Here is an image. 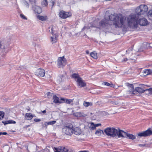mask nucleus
<instances>
[{
    "label": "nucleus",
    "mask_w": 152,
    "mask_h": 152,
    "mask_svg": "<svg viewBox=\"0 0 152 152\" xmlns=\"http://www.w3.org/2000/svg\"><path fill=\"white\" fill-rule=\"evenodd\" d=\"M113 20V25L116 28H124L127 25L126 17L123 16L120 14H114L109 16V19L104 18L99 22L101 26H104L107 24H109L110 21Z\"/></svg>",
    "instance_id": "1"
},
{
    "label": "nucleus",
    "mask_w": 152,
    "mask_h": 152,
    "mask_svg": "<svg viewBox=\"0 0 152 152\" xmlns=\"http://www.w3.org/2000/svg\"><path fill=\"white\" fill-rule=\"evenodd\" d=\"M128 25L132 28H137L138 27L137 18L136 15L131 14L127 17Z\"/></svg>",
    "instance_id": "2"
},
{
    "label": "nucleus",
    "mask_w": 152,
    "mask_h": 152,
    "mask_svg": "<svg viewBox=\"0 0 152 152\" xmlns=\"http://www.w3.org/2000/svg\"><path fill=\"white\" fill-rule=\"evenodd\" d=\"M104 132L108 136L113 137L118 136V137L119 130L118 131L114 128H107L104 130Z\"/></svg>",
    "instance_id": "3"
},
{
    "label": "nucleus",
    "mask_w": 152,
    "mask_h": 152,
    "mask_svg": "<svg viewBox=\"0 0 152 152\" xmlns=\"http://www.w3.org/2000/svg\"><path fill=\"white\" fill-rule=\"evenodd\" d=\"M148 10L147 6L145 4H142L137 7L135 12L137 15H142L146 13Z\"/></svg>",
    "instance_id": "4"
},
{
    "label": "nucleus",
    "mask_w": 152,
    "mask_h": 152,
    "mask_svg": "<svg viewBox=\"0 0 152 152\" xmlns=\"http://www.w3.org/2000/svg\"><path fill=\"white\" fill-rule=\"evenodd\" d=\"M128 137L129 139H131L132 140H133L136 138L134 135L127 133L121 130H119L118 137Z\"/></svg>",
    "instance_id": "5"
},
{
    "label": "nucleus",
    "mask_w": 152,
    "mask_h": 152,
    "mask_svg": "<svg viewBox=\"0 0 152 152\" xmlns=\"http://www.w3.org/2000/svg\"><path fill=\"white\" fill-rule=\"evenodd\" d=\"M72 126H65L62 129V132L66 135L71 136L72 134Z\"/></svg>",
    "instance_id": "6"
},
{
    "label": "nucleus",
    "mask_w": 152,
    "mask_h": 152,
    "mask_svg": "<svg viewBox=\"0 0 152 152\" xmlns=\"http://www.w3.org/2000/svg\"><path fill=\"white\" fill-rule=\"evenodd\" d=\"M140 86L138 87L135 88V92H137L139 93H142L146 90V87H148L147 85L140 84Z\"/></svg>",
    "instance_id": "7"
},
{
    "label": "nucleus",
    "mask_w": 152,
    "mask_h": 152,
    "mask_svg": "<svg viewBox=\"0 0 152 152\" xmlns=\"http://www.w3.org/2000/svg\"><path fill=\"white\" fill-rule=\"evenodd\" d=\"M138 136L140 137H147L152 135V131L149 129L147 130L138 134Z\"/></svg>",
    "instance_id": "8"
},
{
    "label": "nucleus",
    "mask_w": 152,
    "mask_h": 152,
    "mask_svg": "<svg viewBox=\"0 0 152 152\" xmlns=\"http://www.w3.org/2000/svg\"><path fill=\"white\" fill-rule=\"evenodd\" d=\"M66 64V60L64 56L59 58L57 61V64L59 67L64 66Z\"/></svg>",
    "instance_id": "9"
},
{
    "label": "nucleus",
    "mask_w": 152,
    "mask_h": 152,
    "mask_svg": "<svg viewBox=\"0 0 152 152\" xmlns=\"http://www.w3.org/2000/svg\"><path fill=\"white\" fill-rule=\"evenodd\" d=\"M55 152H71L67 147H60L54 148Z\"/></svg>",
    "instance_id": "10"
},
{
    "label": "nucleus",
    "mask_w": 152,
    "mask_h": 152,
    "mask_svg": "<svg viewBox=\"0 0 152 152\" xmlns=\"http://www.w3.org/2000/svg\"><path fill=\"white\" fill-rule=\"evenodd\" d=\"M126 86L128 87L129 89L128 91V94H135V89H134L133 85L129 84V83H126Z\"/></svg>",
    "instance_id": "11"
},
{
    "label": "nucleus",
    "mask_w": 152,
    "mask_h": 152,
    "mask_svg": "<svg viewBox=\"0 0 152 152\" xmlns=\"http://www.w3.org/2000/svg\"><path fill=\"white\" fill-rule=\"evenodd\" d=\"M71 15V14L69 13L64 11H61L59 14V17L63 19H65L69 17Z\"/></svg>",
    "instance_id": "12"
},
{
    "label": "nucleus",
    "mask_w": 152,
    "mask_h": 152,
    "mask_svg": "<svg viewBox=\"0 0 152 152\" xmlns=\"http://www.w3.org/2000/svg\"><path fill=\"white\" fill-rule=\"evenodd\" d=\"M138 24L141 26H145L147 25L148 21L145 18H143L137 20Z\"/></svg>",
    "instance_id": "13"
},
{
    "label": "nucleus",
    "mask_w": 152,
    "mask_h": 152,
    "mask_svg": "<svg viewBox=\"0 0 152 152\" xmlns=\"http://www.w3.org/2000/svg\"><path fill=\"white\" fill-rule=\"evenodd\" d=\"M76 81L77 86L80 87H83L86 86V83L81 77L78 78L77 80H76Z\"/></svg>",
    "instance_id": "14"
},
{
    "label": "nucleus",
    "mask_w": 152,
    "mask_h": 152,
    "mask_svg": "<svg viewBox=\"0 0 152 152\" xmlns=\"http://www.w3.org/2000/svg\"><path fill=\"white\" fill-rule=\"evenodd\" d=\"M35 75L38 76L43 77L45 75V70L41 69H37L35 72Z\"/></svg>",
    "instance_id": "15"
},
{
    "label": "nucleus",
    "mask_w": 152,
    "mask_h": 152,
    "mask_svg": "<svg viewBox=\"0 0 152 152\" xmlns=\"http://www.w3.org/2000/svg\"><path fill=\"white\" fill-rule=\"evenodd\" d=\"M81 131L80 129L77 127H72V134L78 135L81 134Z\"/></svg>",
    "instance_id": "16"
},
{
    "label": "nucleus",
    "mask_w": 152,
    "mask_h": 152,
    "mask_svg": "<svg viewBox=\"0 0 152 152\" xmlns=\"http://www.w3.org/2000/svg\"><path fill=\"white\" fill-rule=\"evenodd\" d=\"M48 30L52 35L56 34L55 33L57 31V28L56 26H52L49 27Z\"/></svg>",
    "instance_id": "17"
},
{
    "label": "nucleus",
    "mask_w": 152,
    "mask_h": 152,
    "mask_svg": "<svg viewBox=\"0 0 152 152\" xmlns=\"http://www.w3.org/2000/svg\"><path fill=\"white\" fill-rule=\"evenodd\" d=\"M33 9L35 12L38 14H40L42 12L41 8L38 6H34L33 7Z\"/></svg>",
    "instance_id": "18"
},
{
    "label": "nucleus",
    "mask_w": 152,
    "mask_h": 152,
    "mask_svg": "<svg viewBox=\"0 0 152 152\" xmlns=\"http://www.w3.org/2000/svg\"><path fill=\"white\" fill-rule=\"evenodd\" d=\"M74 115L77 117H85L87 116V114L83 113L77 112L74 113Z\"/></svg>",
    "instance_id": "19"
},
{
    "label": "nucleus",
    "mask_w": 152,
    "mask_h": 152,
    "mask_svg": "<svg viewBox=\"0 0 152 152\" xmlns=\"http://www.w3.org/2000/svg\"><path fill=\"white\" fill-rule=\"evenodd\" d=\"M52 35V36L50 37V41L52 44H53L57 42L58 36L56 34Z\"/></svg>",
    "instance_id": "20"
},
{
    "label": "nucleus",
    "mask_w": 152,
    "mask_h": 152,
    "mask_svg": "<svg viewBox=\"0 0 152 152\" xmlns=\"http://www.w3.org/2000/svg\"><path fill=\"white\" fill-rule=\"evenodd\" d=\"M33 117V115L31 113H27L26 114L25 118L27 120H31Z\"/></svg>",
    "instance_id": "21"
},
{
    "label": "nucleus",
    "mask_w": 152,
    "mask_h": 152,
    "mask_svg": "<svg viewBox=\"0 0 152 152\" xmlns=\"http://www.w3.org/2000/svg\"><path fill=\"white\" fill-rule=\"evenodd\" d=\"M53 102L55 103H61L60 101L59 98L55 95L53 96Z\"/></svg>",
    "instance_id": "22"
},
{
    "label": "nucleus",
    "mask_w": 152,
    "mask_h": 152,
    "mask_svg": "<svg viewBox=\"0 0 152 152\" xmlns=\"http://www.w3.org/2000/svg\"><path fill=\"white\" fill-rule=\"evenodd\" d=\"M37 18L42 21H45L48 19V17L46 16H42L38 15L37 16Z\"/></svg>",
    "instance_id": "23"
},
{
    "label": "nucleus",
    "mask_w": 152,
    "mask_h": 152,
    "mask_svg": "<svg viewBox=\"0 0 152 152\" xmlns=\"http://www.w3.org/2000/svg\"><path fill=\"white\" fill-rule=\"evenodd\" d=\"M2 123L5 125L8 124H15L16 122L13 120H9L4 121H2Z\"/></svg>",
    "instance_id": "24"
},
{
    "label": "nucleus",
    "mask_w": 152,
    "mask_h": 152,
    "mask_svg": "<svg viewBox=\"0 0 152 152\" xmlns=\"http://www.w3.org/2000/svg\"><path fill=\"white\" fill-rule=\"evenodd\" d=\"M152 71L150 69H146L143 71V75L146 76L151 73Z\"/></svg>",
    "instance_id": "25"
},
{
    "label": "nucleus",
    "mask_w": 152,
    "mask_h": 152,
    "mask_svg": "<svg viewBox=\"0 0 152 152\" xmlns=\"http://www.w3.org/2000/svg\"><path fill=\"white\" fill-rule=\"evenodd\" d=\"M61 100L64 101L67 104H70L71 102H72L73 101V100L67 99L64 98H61Z\"/></svg>",
    "instance_id": "26"
},
{
    "label": "nucleus",
    "mask_w": 152,
    "mask_h": 152,
    "mask_svg": "<svg viewBox=\"0 0 152 152\" xmlns=\"http://www.w3.org/2000/svg\"><path fill=\"white\" fill-rule=\"evenodd\" d=\"M56 122V121H50L48 122H46L45 123L44 125L45 126H47L49 125H53L55 124Z\"/></svg>",
    "instance_id": "27"
},
{
    "label": "nucleus",
    "mask_w": 152,
    "mask_h": 152,
    "mask_svg": "<svg viewBox=\"0 0 152 152\" xmlns=\"http://www.w3.org/2000/svg\"><path fill=\"white\" fill-rule=\"evenodd\" d=\"M103 131L100 129L97 130L95 133V134L97 136H100L102 134H103Z\"/></svg>",
    "instance_id": "28"
},
{
    "label": "nucleus",
    "mask_w": 152,
    "mask_h": 152,
    "mask_svg": "<svg viewBox=\"0 0 152 152\" xmlns=\"http://www.w3.org/2000/svg\"><path fill=\"white\" fill-rule=\"evenodd\" d=\"M91 56L95 59H97L98 58L97 53L95 51H94L91 53Z\"/></svg>",
    "instance_id": "29"
},
{
    "label": "nucleus",
    "mask_w": 152,
    "mask_h": 152,
    "mask_svg": "<svg viewBox=\"0 0 152 152\" xmlns=\"http://www.w3.org/2000/svg\"><path fill=\"white\" fill-rule=\"evenodd\" d=\"M72 77L73 79L77 80L78 78L81 77L78 74L76 73L73 74L72 75Z\"/></svg>",
    "instance_id": "30"
},
{
    "label": "nucleus",
    "mask_w": 152,
    "mask_h": 152,
    "mask_svg": "<svg viewBox=\"0 0 152 152\" xmlns=\"http://www.w3.org/2000/svg\"><path fill=\"white\" fill-rule=\"evenodd\" d=\"M148 18L152 20V10H150L148 14Z\"/></svg>",
    "instance_id": "31"
},
{
    "label": "nucleus",
    "mask_w": 152,
    "mask_h": 152,
    "mask_svg": "<svg viewBox=\"0 0 152 152\" xmlns=\"http://www.w3.org/2000/svg\"><path fill=\"white\" fill-rule=\"evenodd\" d=\"M110 102L113 104L117 105L119 104L120 102L119 100H117L116 101H110Z\"/></svg>",
    "instance_id": "32"
},
{
    "label": "nucleus",
    "mask_w": 152,
    "mask_h": 152,
    "mask_svg": "<svg viewBox=\"0 0 152 152\" xmlns=\"http://www.w3.org/2000/svg\"><path fill=\"white\" fill-rule=\"evenodd\" d=\"M83 105L84 106L88 107L89 106L92 105V103L86 102H84L83 103Z\"/></svg>",
    "instance_id": "33"
},
{
    "label": "nucleus",
    "mask_w": 152,
    "mask_h": 152,
    "mask_svg": "<svg viewBox=\"0 0 152 152\" xmlns=\"http://www.w3.org/2000/svg\"><path fill=\"white\" fill-rule=\"evenodd\" d=\"M42 6L43 7H46L48 5V1L47 0H45L42 2L41 3Z\"/></svg>",
    "instance_id": "34"
},
{
    "label": "nucleus",
    "mask_w": 152,
    "mask_h": 152,
    "mask_svg": "<svg viewBox=\"0 0 152 152\" xmlns=\"http://www.w3.org/2000/svg\"><path fill=\"white\" fill-rule=\"evenodd\" d=\"M4 115V113L2 111H0V120L2 119Z\"/></svg>",
    "instance_id": "35"
},
{
    "label": "nucleus",
    "mask_w": 152,
    "mask_h": 152,
    "mask_svg": "<svg viewBox=\"0 0 152 152\" xmlns=\"http://www.w3.org/2000/svg\"><path fill=\"white\" fill-rule=\"evenodd\" d=\"M91 126H90V128L91 129L94 130L96 129V127L93 123H91Z\"/></svg>",
    "instance_id": "36"
},
{
    "label": "nucleus",
    "mask_w": 152,
    "mask_h": 152,
    "mask_svg": "<svg viewBox=\"0 0 152 152\" xmlns=\"http://www.w3.org/2000/svg\"><path fill=\"white\" fill-rule=\"evenodd\" d=\"M53 94L49 92L47 93V95L48 98H50L52 96Z\"/></svg>",
    "instance_id": "37"
},
{
    "label": "nucleus",
    "mask_w": 152,
    "mask_h": 152,
    "mask_svg": "<svg viewBox=\"0 0 152 152\" xmlns=\"http://www.w3.org/2000/svg\"><path fill=\"white\" fill-rule=\"evenodd\" d=\"M148 92V94H152V88L148 89L146 88V90Z\"/></svg>",
    "instance_id": "38"
},
{
    "label": "nucleus",
    "mask_w": 152,
    "mask_h": 152,
    "mask_svg": "<svg viewBox=\"0 0 152 152\" xmlns=\"http://www.w3.org/2000/svg\"><path fill=\"white\" fill-rule=\"evenodd\" d=\"M20 17L22 19L24 20H27V18L23 14H21L20 15Z\"/></svg>",
    "instance_id": "39"
},
{
    "label": "nucleus",
    "mask_w": 152,
    "mask_h": 152,
    "mask_svg": "<svg viewBox=\"0 0 152 152\" xmlns=\"http://www.w3.org/2000/svg\"><path fill=\"white\" fill-rule=\"evenodd\" d=\"M24 4L28 8L29 6V4L26 1H25L24 2Z\"/></svg>",
    "instance_id": "40"
},
{
    "label": "nucleus",
    "mask_w": 152,
    "mask_h": 152,
    "mask_svg": "<svg viewBox=\"0 0 152 152\" xmlns=\"http://www.w3.org/2000/svg\"><path fill=\"white\" fill-rule=\"evenodd\" d=\"M4 48L3 45H2L1 42H0V51L2 49H4Z\"/></svg>",
    "instance_id": "41"
},
{
    "label": "nucleus",
    "mask_w": 152,
    "mask_h": 152,
    "mask_svg": "<svg viewBox=\"0 0 152 152\" xmlns=\"http://www.w3.org/2000/svg\"><path fill=\"white\" fill-rule=\"evenodd\" d=\"M41 121V119H39L35 118L34 119V121L36 122H39Z\"/></svg>",
    "instance_id": "42"
},
{
    "label": "nucleus",
    "mask_w": 152,
    "mask_h": 152,
    "mask_svg": "<svg viewBox=\"0 0 152 152\" xmlns=\"http://www.w3.org/2000/svg\"><path fill=\"white\" fill-rule=\"evenodd\" d=\"M110 87H113L114 88H116V87L115 86V85H114L113 84H110Z\"/></svg>",
    "instance_id": "43"
},
{
    "label": "nucleus",
    "mask_w": 152,
    "mask_h": 152,
    "mask_svg": "<svg viewBox=\"0 0 152 152\" xmlns=\"http://www.w3.org/2000/svg\"><path fill=\"white\" fill-rule=\"evenodd\" d=\"M104 85L107 86H110V84L107 82H105L104 83Z\"/></svg>",
    "instance_id": "44"
},
{
    "label": "nucleus",
    "mask_w": 152,
    "mask_h": 152,
    "mask_svg": "<svg viewBox=\"0 0 152 152\" xmlns=\"http://www.w3.org/2000/svg\"><path fill=\"white\" fill-rule=\"evenodd\" d=\"M139 145L140 147H144L145 146V144H140Z\"/></svg>",
    "instance_id": "45"
},
{
    "label": "nucleus",
    "mask_w": 152,
    "mask_h": 152,
    "mask_svg": "<svg viewBox=\"0 0 152 152\" xmlns=\"http://www.w3.org/2000/svg\"><path fill=\"white\" fill-rule=\"evenodd\" d=\"M94 125H95L96 127H98V126H101V124H94Z\"/></svg>",
    "instance_id": "46"
},
{
    "label": "nucleus",
    "mask_w": 152,
    "mask_h": 152,
    "mask_svg": "<svg viewBox=\"0 0 152 152\" xmlns=\"http://www.w3.org/2000/svg\"><path fill=\"white\" fill-rule=\"evenodd\" d=\"M7 134V132H2V134H3V135H6Z\"/></svg>",
    "instance_id": "47"
},
{
    "label": "nucleus",
    "mask_w": 152,
    "mask_h": 152,
    "mask_svg": "<svg viewBox=\"0 0 152 152\" xmlns=\"http://www.w3.org/2000/svg\"><path fill=\"white\" fill-rule=\"evenodd\" d=\"M128 59L127 58H125L124 59V60L123 61H126Z\"/></svg>",
    "instance_id": "48"
},
{
    "label": "nucleus",
    "mask_w": 152,
    "mask_h": 152,
    "mask_svg": "<svg viewBox=\"0 0 152 152\" xmlns=\"http://www.w3.org/2000/svg\"><path fill=\"white\" fill-rule=\"evenodd\" d=\"M42 113H46V111L45 110H44L42 112Z\"/></svg>",
    "instance_id": "49"
},
{
    "label": "nucleus",
    "mask_w": 152,
    "mask_h": 152,
    "mask_svg": "<svg viewBox=\"0 0 152 152\" xmlns=\"http://www.w3.org/2000/svg\"><path fill=\"white\" fill-rule=\"evenodd\" d=\"M86 53L87 54H88L89 53V52L88 50H86Z\"/></svg>",
    "instance_id": "50"
},
{
    "label": "nucleus",
    "mask_w": 152,
    "mask_h": 152,
    "mask_svg": "<svg viewBox=\"0 0 152 152\" xmlns=\"http://www.w3.org/2000/svg\"><path fill=\"white\" fill-rule=\"evenodd\" d=\"M30 1H33V2H35L36 1V0H29Z\"/></svg>",
    "instance_id": "51"
},
{
    "label": "nucleus",
    "mask_w": 152,
    "mask_h": 152,
    "mask_svg": "<svg viewBox=\"0 0 152 152\" xmlns=\"http://www.w3.org/2000/svg\"><path fill=\"white\" fill-rule=\"evenodd\" d=\"M2 134V132H0V135H1Z\"/></svg>",
    "instance_id": "52"
},
{
    "label": "nucleus",
    "mask_w": 152,
    "mask_h": 152,
    "mask_svg": "<svg viewBox=\"0 0 152 152\" xmlns=\"http://www.w3.org/2000/svg\"><path fill=\"white\" fill-rule=\"evenodd\" d=\"M54 2L53 1L52 2L53 5H54Z\"/></svg>",
    "instance_id": "53"
},
{
    "label": "nucleus",
    "mask_w": 152,
    "mask_h": 152,
    "mask_svg": "<svg viewBox=\"0 0 152 152\" xmlns=\"http://www.w3.org/2000/svg\"><path fill=\"white\" fill-rule=\"evenodd\" d=\"M129 59H130L131 60H133L134 59L130 58H129Z\"/></svg>",
    "instance_id": "54"
},
{
    "label": "nucleus",
    "mask_w": 152,
    "mask_h": 152,
    "mask_svg": "<svg viewBox=\"0 0 152 152\" xmlns=\"http://www.w3.org/2000/svg\"><path fill=\"white\" fill-rule=\"evenodd\" d=\"M79 152H84V151H80Z\"/></svg>",
    "instance_id": "55"
},
{
    "label": "nucleus",
    "mask_w": 152,
    "mask_h": 152,
    "mask_svg": "<svg viewBox=\"0 0 152 152\" xmlns=\"http://www.w3.org/2000/svg\"><path fill=\"white\" fill-rule=\"evenodd\" d=\"M84 152H88V151H84Z\"/></svg>",
    "instance_id": "56"
},
{
    "label": "nucleus",
    "mask_w": 152,
    "mask_h": 152,
    "mask_svg": "<svg viewBox=\"0 0 152 152\" xmlns=\"http://www.w3.org/2000/svg\"><path fill=\"white\" fill-rule=\"evenodd\" d=\"M61 77H63V76H61V77H60V78L61 79Z\"/></svg>",
    "instance_id": "57"
},
{
    "label": "nucleus",
    "mask_w": 152,
    "mask_h": 152,
    "mask_svg": "<svg viewBox=\"0 0 152 152\" xmlns=\"http://www.w3.org/2000/svg\"><path fill=\"white\" fill-rule=\"evenodd\" d=\"M128 51H129V50H126V53H127V52H128Z\"/></svg>",
    "instance_id": "58"
},
{
    "label": "nucleus",
    "mask_w": 152,
    "mask_h": 152,
    "mask_svg": "<svg viewBox=\"0 0 152 152\" xmlns=\"http://www.w3.org/2000/svg\"><path fill=\"white\" fill-rule=\"evenodd\" d=\"M130 50V51H131V50H132V49H131Z\"/></svg>",
    "instance_id": "59"
}]
</instances>
